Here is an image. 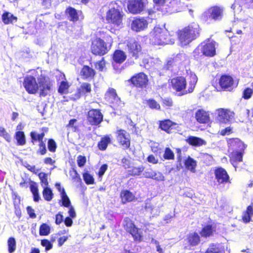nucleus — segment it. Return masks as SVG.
<instances>
[{"label": "nucleus", "mask_w": 253, "mask_h": 253, "mask_svg": "<svg viewBox=\"0 0 253 253\" xmlns=\"http://www.w3.org/2000/svg\"><path fill=\"white\" fill-rule=\"evenodd\" d=\"M30 136L31 137V142L35 144L36 142L40 143V142H42V140L40 137L39 135V133L37 132L35 130H33L30 132Z\"/></svg>", "instance_id": "46"}, {"label": "nucleus", "mask_w": 253, "mask_h": 253, "mask_svg": "<svg viewBox=\"0 0 253 253\" xmlns=\"http://www.w3.org/2000/svg\"><path fill=\"white\" fill-rule=\"evenodd\" d=\"M195 118L200 123H207L210 121L209 113L203 109H199L195 113Z\"/></svg>", "instance_id": "24"}, {"label": "nucleus", "mask_w": 253, "mask_h": 253, "mask_svg": "<svg viewBox=\"0 0 253 253\" xmlns=\"http://www.w3.org/2000/svg\"><path fill=\"white\" fill-rule=\"evenodd\" d=\"M177 124L172 122L169 120H165L160 123V127L168 133H170L173 129H175Z\"/></svg>", "instance_id": "26"}, {"label": "nucleus", "mask_w": 253, "mask_h": 253, "mask_svg": "<svg viewBox=\"0 0 253 253\" xmlns=\"http://www.w3.org/2000/svg\"><path fill=\"white\" fill-rule=\"evenodd\" d=\"M184 55L182 54H177L174 58H169L168 59L167 64L164 66V68L168 70L172 66L174 63L178 62L180 58L184 57Z\"/></svg>", "instance_id": "42"}, {"label": "nucleus", "mask_w": 253, "mask_h": 253, "mask_svg": "<svg viewBox=\"0 0 253 253\" xmlns=\"http://www.w3.org/2000/svg\"><path fill=\"white\" fill-rule=\"evenodd\" d=\"M29 180H30L29 188H30V191L32 193V194L39 192V191L38 183L36 182H35L34 181L31 180V179H29Z\"/></svg>", "instance_id": "53"}, {"label": "nucleus", "mask_w": 253, "mask_h": 253, "mask_svg": "<svg viewBox=\"0 0 253 253\" xmlns=\"http://www.w3.org/2000/svg\"><path fill=\"white\" fill-rule=\"evenodd\" d=\"M60 196L61 199L58 200V203L61 207L67 208L72 205L70 199L66 193Z\"/></svg>", "instance_id": "32"}, {"label": "nucleus", "mask_w": 253, "mask_h": 253, "mask_svg": "<svg viewBox=\"0 0 253 253\" xmlns=\"http://www.w3.org/2000/svg\"><path fill=\"white\" fill-rule=\"evenodd\" d=\"M47 146L48 151L52 153L55 152L57 147V143L53 138L47 139Z\"/></svg>", "instance_id": "47"}, {"label": "nucleus", "mask_w": 253, "mask_h": 253, "mask_svg": "<svg viewBox=\"0 0 253 253\" xmlns=\"http://www.w3.org/2000/svg\"><path fill=\"white\" fill-rule=\"evenodd\" d=\"M55 223L57 225H59L61 223L63 222L64 221V216L63 215V212L61 211H58L55 215Z\"/></svg>", "instance_id": "54"}, {"label": "nucleus", "mask_w": 253, "mask_h": 253, "mask_svg": "<svg viewBox=\"0 0 253 253\" xmlns=\"http://www.w3.org/2000/svg\"><path fill=\"white\" fill-rule=\"evenodd\" d=\"M199 26L196 23H192L181 30L178 34L181 44L183 46L188 44L199 36Z\"/></svg>", "instance_id": "3"}, {"label": "nucleus", "mask_w": 253, "mask_h": 253, "mask_svg": "<svg viewBox=\"0 0 253 253\" xmlns=\"http://www.w3.org/2000/svg\"><path fill=\"white\" fill-rule=\"evenodd\" d=\"M40 180L42 188L49 187L48 182L47 174L44 172H38L37 174Z\"/></svg>", "instance_id": "36"}, {"label": "nucleus", "mask_w": 253, "mask_h": 253, "mask_svg": "<svg viewBox=\"0 0 253 253\" xmlns=\"http://www.w3.org/2000/svg\"><path fill=\"white\" fill-rule=\"evenodd\" d=\"M86 162V158L84 156L79 155L77 157V163L78 166L80 168H83Z\"/></svg>", "instance_id": "55"}, {"label": "nucleus", "mask_w": 253, "mask_h": 253, "mask_svg": "<svg viewBox=\"0 0 253 253\" xmlns=\"http://www.w3.org/2000/svg\"><path fill=\"white\" fill-rule=\"evenodd\" d=\"M145 4V0H132L129 2L127 8L130 12L137 14L143 10Z\"/></svg>", "instance_id": "14"}, {"label": "nucleus", "mask_w": 253, "mask_h": 253, "mask_svg": "<svg viewBox=\"0 0 253 253\" xmlns=\"http://www.w3.org/2000/svg\"><path fill=\"white\" fill-rule=\"evenodd\" d=\"M38 93L40 97H45L52 90L53 82L44 74H41L38 77Z\"/></svg>", "instance_id": "4"}, {"label": "nucleus", "mask_w": 253, "mask_h": 253, "mask_svg": "<svg viewBox=\"0 0 253 253\" xmlns=\"http://www.w3.org/2000/svg\"><path fill=\"white\" fill-rule=\"evenodd\" d=\"M62 80L57 82V92L60 95L67 94L71 84L67 80L64 74L61 75Z\"/></svg>", "instance_id": "17"}, {"label": "nucleus", "mask_w": 253, "mask_h": 253, "mask_svg": "<svg viewBox=\"0 0 253 253\" xmlns=\"http://www.w3.org/2000/svg\"><path fill=\"white\" fill-rule=\"evenodd\" d=\"M111 143V137L108 135L102 137L98 142L97 147L101 151H104L107 148L109 143Z\"/></svg>", "instance_id": "30"}, {"label": "nucleus", "mask_w": 253, "mask_h": 253, "mask_svg": "<svg viewBox=\"0 0 253 253\" xmlns=\"http://www.w3.org/2000/svg\"><path fill=\"white\" fill-rule=\"evenodd\" d=\"M79 89L84 94L89 93L91 91V85L87 83H83Z\"/></svg>", "instance_id": "52"}, {"label": "nucleus", "mask_w": 253, "mask_h": 253, "mask_svg": "<svg viewBox=\"0 0 253 253\" xmlns=\"http://www.w3.org/2000/svg\"><path fill=\"white\" fill-rule=\"evenodd\" d=\"M210 17L214 20H220L222 16V10L218 7H213L209 10Z\"/></svg>", "instance_id": "29"}, {"label": "nucleus", "mask_w": 253, "mask_h": 253, "mask_svg": "<svg viewBox=\"0 0 253 253\" xmlns=\"http://www.w3.org/2000/svg\"><path fill=\"white\" fill-rule=\"evenodd\" d=\"M42 194L44 200L47 202L51 201L54 197L52 189L50 187H43Z\"/></svg>", "instance_id": "34"}, {"label": "nucleus", "mask_w": 253, "mask_h": 253, "mask_svg": "<svg viewBox=\"0 0 253 253\" xmlns=\"http://www.w3.org/2000/svg\"><path fill=\"white\" fill-rule=\"evenodd\" d=\"M1 20L4 24L7 25L16 22L17 17L10 12L4 11L1 15Z\"/></svg>", "instance_id": "25"}, {"label": "nucleus", "mask_w": 253, "mask_h": 253, "mask_svg": "<svg viewBox=\"0 0 253 253\" xmlns=\"http://www.w3.org/2000/svg\"><path fill=\"white\" fill-rule=\"evenodd\" d=\"M212 232L213 229L212 226L209 225L203 228L201 232V234L204 237L210 236L212 234Z\"/></svg>", "instance_id": "51"}, {"label": "nucleus", "mask_w": 253, "mask_h": 253, "mask_svg": "<svg viewBox=\"0 0 253 253\" xmlns=\"http://www.w3.org/2000/svg\"><path fill=\"white\" fill-rule=\"evenodd\" d=\"M230 146L236 150L231 154V160L233 161L241 162L243 156L242 151L245 148L243 143L239 139L236 138L231 141Z\"/></svg>", "instance_id": "7"}, {"label": "nucleus", "mask_w": 253, "mask_h": 253, "mask_svg": "<svg viewBox=\"0 0 253 253\" xmlns=\"http://www.w3.org/2000/svg\"><path fill=\"white\" fill-rule=\"evenodd\" d=\"M128 136V134L124 130L118 131L117 140L125 148H127L130 146Z\"/></svg>", "instance_id": "21"}, {"label": "nucleus", "mask_w": 253, "mask_h": 253, "mask_svg": "<svg viewBox=\"0 0 253 253\" xmlns=\"http://www.w3.org/2000/svg\"><path fill=\"white\" fill-rule=\"evenodd\" d=\"M151 42L155 45L173 44L174 39L169 35L166 30L156 27L150 34Z\"/></svg>", "instance_id": "2"}, {"label": "nucleus", "mask_w": 253, "mask_h": 253, "mask_svg": "<svg viewBox=\"0 0 253 253\" xmlns=\"http://www.w3.org/2000/svg\"><path fill=\"white\" fill-rule=\"evenodd\" d=\"M123 224L126 231L129 232L135 240L140 239L141 235L139 230L136 228L130 219L126 218L124 220Z\"/></svg>", "instance_id": "13"}, {"label": "nucleus", "mask_w": 253, "mask_h": 253, "mask_svg": "<svg viewBox=\"0 0 253 253\" xmlns=\"http://www.w3.org/2000/svg\"><path fill=\"white\" fill-rule=\"evenodd\" d=\"M214 175L217 182L219 184H225L230 182L229 176L225 169L217 168L214 170Z\"/></svg>", "instance_id": "16"}, {"label": "nucleus", "mask_w": 253, "mask_h": 253, "mask_svg": "<svg viewBox=\"0 0 253 253\" xmlns=\"http://www.w3.org/2000/svg\"><path fill=\"white\" fill-rule=\"evenodd\" d=\"M187 141L189 144L196 146H200L206 144V141L202 139L192 136L188 137Z\"/></svg>", "instance_id": "33"}, {"label": "nucleus", "mask_w": 253, "mask_h": 253, "mask_svg": "<svg viewBox=\"0 0 253 253\" xmlns=\"http://www.w3.org/2000/svg\"><path fill=\"white\" fill-rule=\"evenodd\" d=\"M88 123L92 126H99L103 120V115L99 109H90L86 114Z\"/></svg>", "instance_id": "6"}, {"label": "nucleus", "mask_w": 253, "mask_h": 253, "mask_svg": "<svg viewBox=\"0 0 253 253\" xmlns=\"http://www.w3.org/2000/svg\"><path fill=\"white\" fill-rule=\"evenodd\" d=\"M185 165L186 168L190 170L191 171L194 172L195 171V168L197 165V163L192 158L189 157L185 161Z\"/></svg>", "instance_id": "39"}, {"label": "nucleus", "mask_w": 253, "mask_h": 253, "mask_svg": "<svg viewBox=\"0 0 253 253\" xmlns=\"http://www.w3.org/2000/svg\"><path fill=\"white\" fill-rule=\"evenodd\" d=\"M130 81L137 87H144L147 85L148 79L147 76L144 73H139L133 76Z\"/></svg>", "instance_id": "15"}, {"label": "nucleus", "mask_w": 253, "mask_h": 253, "mask_svg": "<svg viewBox=\"0 0 253 253\" xmlns=\"http://www.w3.org/2000/svg\"><path fill=\"white\" fill-rule=\"evenodd\" d=\"M80 75L83 79L90 81L94 79L96 71L88 65H84L81 70Z\"/></svg>", "instance_id": "18"}, {"label": "nucleus", "mask_w": 253, "mask_h": 253, "mask_svg": "<svg viewBox=\"0 0 253 253\" xmlns=\"http://www.w3.org/2000/svg\"><path fill=\"white\" fill-rule=\"evenodd\" d=\"M21 56L23 59H30L32 57V54L29 48H26L20 52Z\"/></svg>", "instance_id": "56"}, {"label": "nucleus", "mask_w": 253, "mask_h": 253, "mask_svg": "<svg viewBox=\"0 0 253 253\" xmlns=\"http://www.w3.org/2000/svg\"><path fill=\"white\" fill-rule=\"evenodd\" d=\"M108 167V166L107 164H103L100 167L96 173L98 175V178L100 181L101 180L102 176L107 170Z\"/></svg>", "instance_id": "50"}, {"label": "nucleus", "mask_w": 253, "mask_h": 253, "mask_svg": "<svg viewBox=\"0 0 253 253\" xmlns=\"http://www.w3.org/2000/svg\"><path fill=\"white\" fill-rule=\"evenodd\" d=\"M205 253H224V250L218 245H211Z\"/></svg>", "instance_id": "45"}, {"label": "nucleus", "mask_w": 253, "mask_h": 253, "mask_svg": "<svg viewBox=\"0 0 253 253\" xmlns=\"http://www.w3.org/2000/svg\"><path fill=\"white\" fill-rule=\"evenodd\" d=\"M153 178L152 179L157 181H164L165 180V177L163 174L160 172H156L154 171V174H153Z\"/></svg>", "instance_id": "64"}, {"label": "nucleus", "mask_w": 253, "mask_h": 253, "mask_svg": "<svg viewBox=\"0 0 253 253\" xmlns=\"http://www.w3.org/2000/svg\"><path fill=\"white\" fill-rule=\"evenodd\" d=\"M144 167L143 166H140L137 167H132L130 169L128 170L127 173L129 175L132 176H138L143 171Z\"/></svg>", "instance_id": "40"}, {"label": "nucleus", "mask_w": 253, "mask_h": 253, "mask_svg": "<svg viewBox=\"0 0 253 253\" xmlns=\"http://www.w3.org/2000/svg\"><path fill=\"white\" fill-rule=\"evenodd\" d=\"M164 157L167 160H171L174 159V154L169 148L165 149Z\"/></svg>", "instance_id": "58"}, {"label": "nucleus", "mask_w": 253, "mask_h": 253, "mask_svg": "<svg viewBox=\"0 0 253 253\" xmlns=\"http://www.w3.org/2000/svg\"><path fill=\"white\" fill-rule=\"evenodd\" d=\"M67 208H68V216H70L75 219L76 217L77 214L74 207L71 205L70 207H67Z\"/></svg>", "instance_id": "62"}, {"label": "nucleus", "mask_w": 253, "mask_h": 253, "mask_svg": "<svg viewBox=\"0 0 253 253\" xmlns=\"http://www.w3.org/2000/svg\"><path fill=\"white\" fill-rule=\"evenodd\" d=\"M103 21L108 23H111V8L107 6H103L100 10Z\"/></svg>", "instance_id": "28"}, {"label": "nucleus", "mask_w": 253, "mask_h": 253, "mask_svg": "<svg viewBox=\"0 0 253 253\" xmlns=\"http://www.w3.org/2000/svg\"><path fill=\"white\" fill-rule=\"evenodd\" d=\"M14 139L16 140L17 146H23L26 143V136L23 131H16Z\"/></svg>", "instance_id": "27"}, {"label": "nucleus", "mask_w": 253, "mask_h": 253, "mask_svg": "<svg viewBox=\"0 0 253 253\" xmlns=\"http://www.w3.org/2000/svg\"><path fill=\"white\" fill-rule=\"evenodd\" d=\"M41 244L42 247L45 248V252H47L53 248V243L52 242L46 239L41 240Z\"/></svg>", "instance_id": "49"}, {"label": "nucleus", "mask_w": 253, "mask_h": 253, "mask_svg": "<svg viewBox=\"0 0 253 253\" xmlns=\"http://www.w3.org/2000/svg\"><path fill=\"white\" fill-rule=\"evenodd\" d=\"M112 29L117 30L122 26V9L116 1L112 2Z\"/></svg>", "instance_id": "5"}, {"label": "nucleus", "mask_w": 253, "mask_h": 253, "mask_svg": "<svg viewBox=\"0 0 253 253\" xmlns=\"http://www.w3.org/2000/svg\"><path fill=\"white\" fill-rule=\"evenodd\" d=\"M65 14L67 19L71 22H76L80 19H84L83 12L77 10L71 6H68L65 10Z\"/></svg>", "instance_id": "12"}, {"label": "nucleus", "mask_w": 253, "mask_h": 253, "mask_svg": "<svg viewBox=\"0 0 253 253\" xmlns=\"http://www.w3.org/2000/svg\"><path fill=\"white\" fill-rule=\"evenodd\" d=\"M8 253H13L16 250V242L14 237H10L7 240Z\"/></svg>", "instance_id": "43"}, {"label": "nucleus", "mask_w": 253, "mask_h": 253, "mask_svg": "<svg viewBox=\"0 0 253 253\" xmlns=\"http://www.w3.org/2000/svg\"><path fill=\"white\" fill-rule=\"evenodd\" d=\"M38 79L32 75H27L24 79L23 84L26 91L30 94H36L38 93Z\"/></svg>", "instance_id": "8"}, {"label": "nucleus", "mask_w": 253, "mask_h": 253, "mask_svg": "<svg viewBox=\"0 0 253 253\" xmlns=\"http://www.w3.org/2000/svg\"><path fill=\"white\" fill-rule=\"evenodd\" d=\"M82 175L83 180L86 184L91 185L95 184L93 176L89 173L86 169L84 170Z\"/></svg>", "instance_id": "31"}, {"label": "nucleus", "mask_w": 253, "mask_h": 253, "mask_svg": "<svg viewBox=\"0 0 253 253\" xmlns=\"http://www.w3.org/2000/svg\"><path fill=\"white\" fill-rule=\"evenodd\" d=\"M126 58L125 53L121 50H117L113 55V59L117 63L123 62Z\"/></svg>", "instance_id": "37"}, {"label": "nucleus", "mask_w": 253, "mask_h": 253, "mask_svg": "<svg viewBox=\"0 0 253 253\" xmlns=\"http://www.w3.org/2000/svg\"><path fill=\"white\" fill-rule=\"evenodd\" d=\"M148 22L144 18H137L132 21L131 27L132 30L139 32L147 27Z\"/></svg>", "instance_id": "20"}, {"label": "nucleus", "mask_w": 253, "mask_h": 253, "mask_svg": "<svg viewBox=\"0 0 253 253\" xmlns=\"http://www.w3.org/2000/svg\"><path fill=\"white\" fill-rule=\"evenodd\" d=\"M46 138H45L44 141L40 142L39 143V149L37 151L38 154L41 155H44L47 153V148L46 147Z\"/></svg>", "instance_id": "48"}, {"label": "nucleus", "mask_w": 253, "mask_h": 253, "mask_svg": "<svg viewBox=\"0 0 253 253\" xmlns=\"http://www.w3.org/2000/svg\"><path fill=\"white\" fill-rule=\"evenodd\" d=\"M188 240L191 245L196 246L200 242V237L197 233H191L188 236Z\"/></svg>", "instance_id": "44"}, {"label": "nucleus", "mask_w": 253, "mask_h": 253, "mask_svg": "<svg viewBox=\"0 0 253 253\" xmlns=\"http://www.w3.org/2000/svg\"><path fill=\"white\" fill-rule=\"evenodd\" d=\"M219 84L222 88L229 90L234 85L233 78L227 75H223L221 77Z\"/></svg>", "instance_id": "22"}, {"label": "nucleus", "mask_w": 253, "mask_h": 253, "mask_svg": "<svg viewBox=\"0 0 253 253\" xmlns=\"http://www.w3.org/2000/svg\"><path fill=\"white\" fill-rule=\"evenodd\" d=\"M155 3L157 5V9L159 10L160 7L158 6L166 7L165 9H167V7H175L178 4V0H153Z\"/></svg>", "instance_id": "23"}, {"label": "nucleus", "mask_w": 253, "mask_h": 253, "mask_svg": "<svg viewBox=\"0 0 253 253\" xmlns=\"http://www.w3.org/2000/svg\"><path fill=\"white\" fill-rule=\"evenodd\" d=\"M199 51L204 55L213 56L215 53V42L209 40L206 42H203L195 49L194 52L196 53Z\"/></svg>", "instance_id": "11"}, {"label": "nucleus", "mask_w": 253, "mask_h": 253, "mask_svg": "<svg viewBox=\"0 0 253 253\" xmlns=\"http://www.w3.org/2000/svg\"><path fill=\"white\" fill-rule=\"evenodd\" d=\"M24 167L27 169L31 172H32L33 173L35 174H37L38 172L40 171V169H36V166L35 165L31 166L27 162H25V165H24Z\"/></svg>", "instance_id": "59"}, {"label": "nucleus", "mask_w": 253, "mask_h": 253, "mask_svg": "<svg viewBox=\"0 0 253 253\" xmlns=\"http://www.w3.org/2000/svg\"><path fill=\"white\" fill-rule=\"evenodd\" d=\"M105 67V61L104 60V58H102L101 60L96 62L95 64V68L99 71H103Z\"/></svg>", "instance_id": "57"}, {"label": "nucleus", "mask_w": 253, "mask_h": 253, "mask_svg": "<svg viewBox=\"0 0 253 253\" xmlns=\"http://www.w3.org/2000/svg\"><path fill=\"white\" fill-rule=\"evenodd\" d=\"M198 78L195 74H191L190 75L189 86L188 90H186V81L183 77H178L171 80V83L172 87L177 91H181L180 95L186 94L192 92L197 82Z\"/></svg>", "instance_id": "1"}, {"label": "nucleus", "mask_w": 253, "mask_h": 253, "mask_svg": "<svg viewBox=\"0 0 253 253\" xmlns=\"http://www.w3.org/2000/svg\"><path fill=\"white\" fill-rule=\"evenodd\" d=\"M147 104L149 107L152 109H160V105L153 99H149L147 100Z\"/></svg>", "instance_id": "60"}, {"label": "nucleus", "mask_w": 253, "mask_h": 253, "mask_svg": "<svg viewBox=\"0 0 253 253\" xmlns=\"http://www.w3.org/2000/svg\"><path fill=\"white\" fill-rule=\"evenodd\" d=\"M121 197L123 203H125L127 202H130L134 198L133 194L127 190H124L121 192Z\"/></svg>", "instance_id": "38"}, {"label": "nucleus", "mask_w": 253, "mask_h": 253, "mask_svg": "<svg viewBox=\"0 0 253 253\" xmlns=\"http://www.w3.org/2000/svg\"><path fill=\"white\" fill-rule=\"evenodd\" d=\"M74 218L70 216H66L65 218L64 217L63 222L66 227H71L73 224V220Z\"/></svg>", "instance_id": "63"}, {"label": "nucleus", "mask_w": 253, "mask_h": 253, "mask_svg": "<svg viewBox=\"0 0 253 253\" xmlns=\"http://www.w3.org/2000/svg\"><path fill=\"white\" fill-rule=\"evenodd\" d=\"M26 210L28 214L31 218H35L37 217V215L35 213V210L33 209L31 206H28L26 207Z\"/></svg>", "instance_id": "61"}, {"label": "nucleus", "mask_w": 253, "mask_h": 253, "mask_svg": "<svg viewBox=\"0 0 253 253\" xmlns=\"http://www.w3.org/2000/svg\"><path fill=\"white\" fill-rule=\"evenodd\" d=\"M51 232V227L46 223H42L39 227V234L42 236L48 235Z\"/></svg>", "instance_id": "35"}, {"label": "nucleus", "mask_w": 253, "mask_h": 253, "mask_svg": "<svg viewBox=\"0 0 253 253\" xmlns=\"http://www.w3.org/2000/svg\"><path fill=\"white\" fill-rule=\"evenodd\" d=\"M90 49L91 53L95 55L103 56L108 51L106 42L99 38L92 41Z\"/></svg>", "instance_id": "9"}, {"label": "nucleus", "mask_w": 253, "mask_h": 253, "mask_svg": "<svg viewBox=\"0 0 253 253\" xmlns=\"http://www.w3.org/2000/svg\"><path fill=\"white\" fill-rule=\"evenodd\" d=\"M112 99L113 101L112 102L114 103V105L117 107H122L124 105V103L120 100V98L118 96L115 90L112 88Z\"/></svg>", "instance_id": "41"}, {"label": "nucleus", "mask_w": 253, "mask_h": 253, "mask_svg": "<svg viewBox=\"0 0 253 253\" xmlns=\"http://www.w3.org/2000/svg\"><path fill=\"white\" fill-rule=\"evenodd\" d=\"M216 121L220 124H228L234 118V113L229 110L220 108L215 111Z\"/></svg>", "instance_id": "10"}, {"label": "nucleus", "mask_w": 253, "mask_h": 253, "mask_svg": "<svg viewBox=\"0 0 253 253\" xmlns=\"http://www.w3.org/2000/svg\"><path fill=\"white\" fill-rule=\"evenodd\" d=\"M127 46L129 54L136 58L138 57V54L141 51L140 45L134 40L131 39L128 42Z\"/></svg>", "instance_id": "19"}]
</instances>
